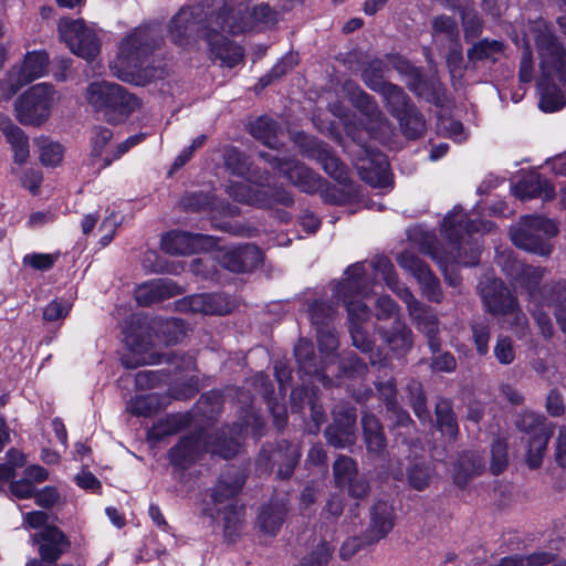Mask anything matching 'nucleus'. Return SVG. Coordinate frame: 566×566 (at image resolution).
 <instances>
[{"instance_id":"obj_51","label":"nucleus","mask_w":566,"mask_h":566,"mask_svg":"<svg viewBox=\"0 0 566 566\" xmlns=\"http://www.w3.org/2000/svg\"><path fill=\"white\" fill-rule=\"evenodd\" d=\"M206 241L201 235L179 232V254L199 252L205 249Z\"/></svg>"},{"instance_id":"obj_33","label":"nucleus","mask_w":566,"mask_h":566,"mask_svg":"<svg viewBox=\"0 0 566 566\" xmlns=\"http://www.w3.org/2000/svg\"><path fill=\"white\" fill-rule=\"evenodd\" d=\"M228 191L231 197L238 201L248 202L251 205H265L266 201L262 197L268 193L265 189L254 191L251 186L247 184H231L228 186Z\"/></svg>"},{"instance_id":"obj_14","label":"nucleus","mask_w":566,"mask_h":566,"mask_svg":"<svg viewBox=\"0 0 566 566\" xmlns=\"http://www.w3.org/2000/svg\"><path fill=\"white\" fill-rule=\"evenodd\" d=\"M399 265L410 272L421 285L423 294L433 302H440L441 289L437 279L412 251H405L397 259Z\"/></svg>"},{"instance_id":"obj_47","label":"nucleus","mask_w":566,"mask_h":566,"mask_svg":"<svg viewBox=\"0 0 566 566\" xmlns=\"http://www.w3.org/2000/svg\"><path fill=\"white\" fill-rule=\"evenodd\" d=\"M250 129H251V134L255 138L261 139L265 145H269L270 147L274 146V144L272 142L274 125L270 118H268V117L259 118L253 124H251Z\"/></svg>"},{"instance_id":"obj_2","label":"nucleus","mask_w":566,"mask_h":566,"mask_svg":"<svg viewBox=\"0 0 566 566\" xmlns=\"http://www.w3.org/2000/svg\"><path fill=\"white\" fill-rule=\"evenodd\" d=\"M491 228L492 224L489 222L476 226L474 220L469 219L460 207H454L441 223V234L447 244L444 255L432 245V235H427L421 249L439 263L444 272L446 280L454 286L459 281L458 276L452 273L455 264L472 265L478 259L479 249L472 248L468 240L470 233L480 230L488 232Z\"/></svg>"},{"instance_id":"obj_13","label":"nucleus","mask_w":566,"mask_h":566,"mask_svg":"<svg viewBox=\"0 0 566 566\" xmlns=\"http://www.w3.org/2000/svg\"><path fill=\"white\" fill-rule=\"evenodd\" d=\"M356 168L367 184L375 188L386 189L391 185V175L387 157L382 153L367 151L356 163Z\"/></svg>"},{"instance_id":"obj_36","label":"nucleus","mask_w":566,"mask_h":566,"mask_svg":"<svg viewBox=\"0 0 566 566\" xmlns=\"http://www.w3.org/2000/svg\"><path fill=\"white\" fill-rule=\"evenodd\" d=\"M317 339L319 353L323 356V363H332L335 359L333 352L337 347V338L331 329L317 327Z\"/></svg>"},{"instance_id":"obj_17","label":"nucleus","mask_w":566,"mask_h":566,"mask_svg":"<svg viewBox=\"0 0 566 566\" xmlns=\"http://www.w3.org/2000/svg\"><path fill=\"white\" fill-rule=\"evenodd\" d=\"M112 104L106 113V122L109 124H122L126 122L133 113L143 107V101L136 94L129 92L124 86L117 84Z\"/></svg>"},{"instance_id":"obj_39","label":"nucleus","mask_w":566,"mask_h":566,"mask_svg":"<svg viewBox=\"0 0 566 566\" xmlns=\"http://www.w3.org/2000/svg\"><path fill=\"white\" fill-rule=\"evenodd\" d=\"M177 432V418L174 415L159 420L148 432V439L155 442L163 441L166 437Z\"/></svg>"},{"instance_id":"obj_52","label":"nucleus","mask_w":566,"mask_h":566,"mask_svg":"<svg viewBox=\"0 0 566 566\" xmlns=\"http://www.w3.org/2000/svg\"><path fill=\"white\" fill-rule=\"evenodd\" d=\"M430 479H431V470L428 465L416 464L409 471V482L417 490L424 489L429 484Z\"/></svg>"},{"instance_id":"obj_29","label":"nucleus","mask_w":566,"mask_h":566,"mask_svg":"<svg viewBox=\"0 0 566 566\" xmlns=\"http://www.w3.org/2000/svg\"><path fill=\"white\" fill-rule=\"evenodd\" d=\"M505 54V46L501 41L484 39L473 44L468 51L471 62L491 61L495 62Z\"/></svg>"},{"instance_id":"obj_10","label":"nucleus","mask_w":566,"mask_h":566,"mask_svg":"<svg viewBox=\"0 0 566 566\" xmlns=\"http://www.w3.org/2000/svg\"><path fill=\"white\" fill-rule=\"evenodd\" d=\"M517 426L525 431L523 439L527 443L526 462L528 467H539L552 434V428L538 415L533 412L522 415Z\"/></svg>"},{"instance_id":"obj_64","label":"nucleus","mask_w":566,"mask_h":566,"mask_svg":"<svg viewBox=\"0 0 566 566\" xmlns=\"http://www.w3.org/2000/svg\"><path fill=\"white\" fill-rule=\"evenodd\" d=\"M376 315L378 318H389L397 312V306L388 296H380L376 302Z\"/></svg>"},{"instance_id":"obj_45","label":"nucleus","mask_w":566,"mask_h":566,"mask_svg":"<svg viewBox=\"0 0 566 566\" xmlns=\"http://www.w3.org/2000/svg\"><path fill=\"white\" fill-rule=\"evenodd\" d=\"M155 329L157 333L158 343L159 338H163V343L166 346H172L177 343L176 331L177 319L174 317L167 319H157L155 322Z\"/></svg>"},{"instance_id":"obj_11","label":"nucleus","mask_w":566,"mask_h":566,"mask_svg":"<svg viewBox=\"0 0 566 566\" xmlns=\"http://www.w3.org/2000/svg\"><path fill=\"white\" fill-rule=\"evenodd\" d=\"M49 65V56L43 51H33L27 53L23 63L20 67L11 70L8 75L9 94L12 96L22 86L28 83L42 77Z\"/></svg>"},{"instance_id":"obj_26","label":"nucleus","mask_w":566,"mask_h":566,"mask_svg":"<svg viewBox=\"0 0 566 566\" xmlns=\"http://www.w3.org/2000/svg\"><path fill=\"white\" fill-rule=\"evenodd\" d=\"M179 311H189L202 314H226L230 308L221 304L218 295L198 294L179 301Z\"/></svg>"},{"instance_id":"obj_60","label":"nucleus","mask_w":566,"mask_h":566,"mask_svg":"<svg viewBox=\"0 0 566 566\" xmlns=\"http://www.w3.org/2000/svg\"><path fill=\"white\" fill-rule=\"evenodd\" d=\"M494 354L496 359L501 364L505 365L511 364L515 358L513 346L509 338H499L494 348Z\"/></svg>"},{"instance_id":"obj_7","label":"nucleus","mask_w":566,"mask_h":566,"mask_svg":"<svg viewBox=\"0 0 566 566\" xmlns=\"http://www.w3.org/2000/svg\"><path fill=\"white\" fill-rule=\"evenodd\" d=\"M377 269L382 271L387 285L406 303L410 316L417 321L419 329L427 334L429 346L433 352H436L438 349V343L434 339V334L438 331L436 316L416 301L408 289L400 286L396 282L392 273V265L387 259H379L377 262Z\"/></svg>"},{"instance_id":"obj_54","label":"nucleus","mask_w":566,"mask_h":566,"mask_svg":"<svg viewBox=\"0 0 566 566\" xmlns=\"http://www.w3.org/2000/svg\"><path fill=\"white\" fill-rule=\"evenodd\" d=\"M462 22L464 28L465 38L476 36L481 30L482 24L476 12L473 9H465L462 13Z\"/></svg>"},{"instance_id":"obj_31","label":"nucleus","mask_w":566,"mask_h":566,"mask_svg":"<svg viewBox=\"0 0 566 566\" xmlns=\"http://www.w3.org/2000/svg\"><path fill=\"white\" fill-rule=\"evenodd\" d=\"M285 516L282 505H272L263 509L259 516L261 530L269 535H275L280 530Z\"/></svg>"},{"instance_id":"obj_35","label":"nucleus","mask_w":566,"mask_h":566,"mask_svg":"<svg viewBox=\"0 0 566 566\" xmlns=\"http://www.w3.org/2000/svg\"><path fill=\"white\" fill-rule=\"evenodd\" d=\"M354 423L353 417H347V423L345 428H338L336 426L329 427L326 430V437L331 444L337 448H344L354 442Z\"/></svg>"},{"instance_id":"obj_44","label":"nucleus","mask_w":566,"mask_h":566,"mask_svg":"<svg viewBox=\"0 0 566 566\" xmlns=\"http://www.w3.org/2000/svg\"><path fill=\"white\" fill-rule=\"evenodd\" d=\"M385 340L391 350L402 354L411 346V333L405 326L399 325L392 335L385 336Z\"/></svg>"},{"instance_id":"obj_42","label":"nucleus","mask_w":566,"mask_h":566,"mask_svg":"<svg viewBox=\"0 0 566 566\" xmlns=\"http://www.w3.org/2000/svg\"><path fill=\"white\" fill-rule=\"evenodd\" d=\"M356 465L348 458H339L334 463V475L339 486L347 485L356 474Z\"/></svg>"},{"instance_id":"obj_61","label":"nucleus","mask_w":566,"mask_h":566,"mask_svg":"<svg viewBox=\"0 0 566 566\" xmlns=\"http://www.w3.org/2000/svg\"><path fill=\"white\" fill-rule=\"evenodd\" d=\"M10 492L17 499H31L34 497L35 488L31 481L23 478L10 483Z\"/></svg>"},{"instance_id":"obj_40","label":"nucleus","mask_w":566,"mask_h":566,"mask_svg":"<svg viewBox=\"0 0 566 566\" xmlns=\"http://www.w3.org/2000/svg\"><path fill=\"white\" fill-rule=\"evenodd\" d=\"M60 253H29L23 256L24 266H30L38 271H46L53 268Z\"/></svg>"},{"instance_id":"obj_32","label":"nucleus","mask_w":566,"mask_h":566,"mask_svg":"<svg viewBox=\"0 0 566 566\" xmlns=\"http://www.w3.org/2000/svg\"><path fill=\"white\" fill-rule=\"evenodd\" d=\"M432 35L436 43L459 40L457 23L449 17H437L432 23Z\"/></svg>"},{"instance_id":"obj_56","label":"nucleus","mask_w":566,"mask_h":566,"mask_svg":"<svg viewBox=\"0 0 566 566\" xmlns=\"http://www.w3.org/2000/svg\"><path fill=\"white\" fill-rule=\"evenodd\" d=\"M63 157L62 146L59 144L50 143L42 146L40 159L43 165L55 166Z\"/></svg>"},{"instance_id":"obj_23","label":"nucleus","mask_w":566,"mask_h":566,"mask_svg":"<svg viewBox=\"0 0 566 566\" xmlns=\"http://www.w3.org/2000/svg\"><path fill=\"white\" fill-rule=\"evenodd\" d=\"M515 197L521 200H526L535 197H541L544 200H551L554 197V188L545 179H542L536 172H528L521 177V179L512 188Z\"/></svg>"},{"instance_id":"obj_57","label":"nucleus","mask_w":566,"mask_h":566,"mask_svg":"<svg viewBox=\"0 0 566 566\" xmlns=\"http://www.w3.org/2000/svg\"><path fill=\"white\" fill-rule=\"evenodd\" d=\"M448 44L450 45V52L447 55V63L450 69V72L453 76L461 75L462 49L458 40H454L453 42H448Z\"/></svg>"},{"instance_id":"obj_19","label":"nucleus","mask_w":566,"mask_h":566,"mask_svg":"<svg viewBox=\"0 0 566 566\" xmlns=\"http://www.w3.org/2000/svg\"><path fill=\"white\" fill-rule=\"evenodd\" d=\"M303 150L313 158H316L323 166L324 170L335 179H345V167L331 153L326 145L307 136H302Z\"/></svg>"},{"instance_id":"obj_15","label":"nucleus","mask_w":566,"mask_h":566,"mask_svg":"<svg viewBox=\"0 0 566 566\" xmlns=\"http://www.w3.org/2000/svg\"><path fill=\"white\" fill-rule=\"evenodd\" d=\"M218 259L222 266L232 272H247L262 261V253L255 245L247 244L219 251Z\"/></svg>"},{"instance_id":"obj_25","label":"nucleus","mask_w":566,"mask_h":566,"mask_svg":"<svg viewBox=\"0 0 566 566\" xmlns=\"http://www.w3.org/2000/svg\"><path fill=\"white\" fill-rule=\"evenodd\" d=\"M177 292L175 283L166 280L147 282L138 286L135 292V298L142 306H149L172 297Z\"/></svg>"},{"instance_id":"obj_6","label":"nucleus","mask_w":566,"mask_h":566,"mask_svg":"<svg viewBox=\"0 0 566 566\" xmlns=\"http://www.w3.org/2000/svg\"><path fill=\"white\" fill-rule=\"evenodd\" d=\"M556 233L557 226L553 220L541 216H525L511 229V239L520 249L547 255L552 250L549 239Z\"/></svg>"},{"instance_id":"obj_16","label":"nucleus","mask_w":566,"mask_h":566,"mask_svg":"<svg viewBox=\"0 0 566 566\" xmlns=\"http://www.w3.org/2000/svg\"><path fill=\"white\" fill-rule=\"evenodd\" d=\"M126 343L129 346L133 357H123L122 363L126 368H136L139 365H154L161 361H170L172 356L150 352V342L145 340L138 333L129 332L126 335Z\"/></svg>"},{"instance_id":"obj_21","label":"nucleus","mask_w":566,"mask_h":566,"mask_svg":"<svg viewBox=\"0 0 566 566\" xmlns=\"http://www.w3.org/2000/svg\"><path fill=\"white\" fill-rule=\"evenodd\" d=\"M34 542H41L39 552L42 562L54 563L65 551L69 543L64 534L54 526L44 527L33 536Z\"/></svg>"},{"instance_id":"obj_18","label":"nucleus","mask_w":566,"mask_h":566,"mask_svg":"<svg viewBox=\"0 0 566 566\" xmlns=\"http://www.w3.org/2000/svg\"><path fill=\"white\" fill-rule=\"evenodd\" d=\"M364 81L373 90L380 92L388 108L397 117H400L407 111V97L398 86L382 81L381 76L375 75L369 71L364 72Z\"/></svg>"},{"instance_id":"obj_37","label":"nucleus","mask_w":566,"mask_h":566,"mask_svg":"<svg viewBox=\"0 0 566 566\" xmlns=\"http://www.w3.org/2000/svg\"><path fill=\"white\" fill-rule=\"evenodd\" d=\"M313 346L310 342L301 339L295 347V356L301 368L306 374H317L315 358L312 357Z\"/></svg>"},{"instance_id":"obj_63","label":"nucleus","mask_w":566,"mask_h":566,"mask_svg":"<svg viewBox=\"0 0 566 566\" xmlns=\"http://www.w3.org/2000/svg\"><path fill=\"white\" fill-rule=\"evenodd\" d=\"M334 313L331 305L326 303H315L310 307V318L314 325L319 326L325 318H329Z\"/></svg>"},{"instance_id":"obj_59","label":"nucleus","mask_w":566,"mask_h":566,"mask_svg":"<svg viewBox=\"0 0 566 566\" xmlns=\"http://www.w3.org/2000/svg\"><path fill=\"white\" fill-rule=\"evenodd\" d=\"M60 499V494L53 486H45L40 491H35L34 500L36 505L49 509L52 507Z\"/></svg>"},{"instance_id":"obj_9","label":"nucleus","mask_w":566,"mask_h":566,"mask_svg":"<svg viewBox=\"0 0 566 566\" xmlns=\"http://www.w3.org/2000/svg\"><path fill=\"white\" fill-rule=\"evenodd\" d=\"M59 33L72 53L86 61L94 60L101 52V41L96 32L82 19H61Z\"/></svg>"},{"instance_id":"obj_20","label":"nucleus","mask_w":566,"mask_h":566,"mask_svg":"<svg viewBox=\"0 0 566 566\" xmlns=\"http://www.w3.org/2000/svg\"><path fill=\"white\" fill-rule=\"evenodd\" d=\"M207 43L211 57L219 60L221 65L233 67L242 60V49L214 30L207 33Z\"/></svg>"},{"instance_id":"obj_22","label":"nucleus","mask_w":566,"mask_h":566,"mask_svg":"<svg viewBox=\"0 0 566 566\" xmlns=\"http://www.w3.org/2000/svg\"><path fill=\"white\" fill-rule=\"evenodd\" d=\"M275 163H279L277 169L280 172L284 174L302 191L312 192L321 187L319 177L300 163L293 160L281 161L277 159H275Z\"/></svg>"},{"instance_id":"obj_1","label":"nucleus","mask_w":566,"mask_h":566,"mask_svg":"<svg viewBox=\"0 0 566 566\" xmlns=\"http://www.w3.org/2000/svg\"><path fill=\"white\" fill-rule=\"evenodd\" d=\"M523 51L520 67V78L523 82L532 80L533 61L531 48L534 45L538 53L541 76L537 83L539 91V108L552 113L565 105V98L557 86H566V52L557 42L551 27L542 21L532 22L521 40Z\"/></svg>"},{"instance_id":"obj_8","label":"nucleus","mask_w":566,"mask_h":566,"mask_svg":"<svg viewBox=\"0 0 566 566\" xmlns=\"http://www.w3.org/2000/svg\"><path fill=\"white\" fill-rule=\"evenodd\" d=\"M54 103V90L41 83L32 86L15 101L17 117L25 125H40L49 116Z\"/></svg>"},{"instance_id":"obj_62","label":"nucleus","mask_w":566,"mask_h":566,"mask_svg":"<svg viewBox=\"0 0 566 566\" xmlns=\"http://www.w3.org/2000/svg\"><path fill=\"white\" fill-rule=\"evenodd\" d=\"M506 465V448L504 442L496 441L492 447L491 469L494 473H500Z\"/></svg>"},{"instance_id":"obj_24","label":"nucleus","mask_w":566,"mask_h":566,"mask_svg":"<svg viewBox=\"0 0 566 566\" xmlns=\"http://www.w3.org/2000/svg\"><path fill=\"white\" fill-rule=\"evenodd\" d=\"M116 87L117 83L114 82L94 81L86 86L84 99L94 112L101 113L106 119Z\"/></svg>"},{"instance_id":"obj_48","label":"nucleus","mask_w":566,"mask_h":566,"mask_svg":"<svg viewBox=\"0 0 566 566\" xmlns=\"http://www.w3.org/2000/svg\"><path fill=\"white\" fill-rule=\"evenodd\" d=\"M549 560V555L545 553L533 554L527 557L511 556L500 562V566H538Z\"/></svg>"},{"instance_id":"obj_4","label":"nucleus","mask_w":566,"mask_h":566,"mask_svg":"<svg viewBox=\"0 0 566 566\" xmlns=\"http://www.w3.org/2000/svg\"><path fill=\"white\" fill-rule=\"evenodd\" d=\"M369 291L370 282L366 277L364 263L348 266L334 290L335 297L340 300L347 310L353 344L364 353L373 350V342L363 328V324L369 318V310L364 302Z\"/></svg>"},{"instance_id":"obj_49","label":"nucleus","mask_w":566,"mask_h":566,"mask_svg":"<svg viewBox=\"0 0 566 566\" xmlns=\"http://www.w3.org/2000/svg\"><path fill=\"white\" fill-rule=\"evenodd\" d=\"M71 307L72 305L69 301L54 300L45 306L43 318L49 322L64 319L69 315Z\"/></svg>"},{"instance_id":"obj_38","label":"nucleus","mask_w":566,"mask_h":566,"mask_svg":"<svg viewBox=\"0 0 566 566\" xmlns=\"http://www.w3.org/2000/svg\"><path fill=\"white\" fill-rule=\"evenodd\" d=\"M112 138L113 132L109 128L104 126H96L93 128L91 136L92 160L101 158L103 149L111 142Z\"/></svg>"},{"instance_id":"obj_34","label":"nucleus","mask_w":566,"mask_h":566,"mask_svg":"<svg viewBox=\"0 0 566 566\" xmlns=\"http://www.w3.org/2000/svg\"><path fill=\"white\" fill-rule=\"evenodd\" d=\"M483 468L482 459L473 453L465 454L459 462L458 470L454 473V481L459 485L467 483V478L478 474Z\"/></svg>"},{"instance_id":"obj_30","label":"nucleus","mask_w":566,"mask_h":566,"mask_svg":"<svg viewBox=\"0 0 566 566\" xmlns=\"http://www.w3.org/2000/svg\"><path fill=\"white\" fill-rule=\"evenodd\" d=\"M363 430L367 448L371 452H379L385 447V439L378 420L370 415L363 417Z\"/></svg>"},{"instance_id":"obj_43","label":"nucleus","mask_w":566,"mask_h":566,"mask_svg":"<svg viewBox=\"0 0 566 566\" xmlns=\"http://www.w3.org/2000/svg\"><path fill=\"white\" fill-rule=\"evenodd\" d=\"M333 551L334 547L327 542L319 543L306 557H304L303 566H327Z\"/></svg>"},{"instance_id":"obj_53","label":"nucleus","mask_w":566,"mask_h":566,"mask_svg":"<svg viewBox=\"0 0 566 566\" xmlns=\"http://www.w3.org/2000/svg\"><path fill=\"white\" fill-rule=\"evenodd\" d=\"M119 223V217L115 212H112L102 221L99 226V231L103 232V235L101 238V244L103 247H106L107 244L111 243Z\"/></svg>"},{"instance_id":"obj_46","label":"nucleus","mask_w":566,"mask_h":566,"mask_svg":"<svg viewBox=\"0 0 566 566\" xmlns=\"http://www.w3.org/2000/svg\"><path fill=\"white\" fill-rule=\"evenodd\" d=\"M437 421L443 433L449 437L455 436L458 431L457 422L447 402L437 406Z\"/></svg>"},{"instance_id":"obj_12","label":"nucleus","mask_w":566,"mask_h":566,"mask_svg":"<svg viewBox=\"0 0 566 566\" xmlns=\"http://www.w3.org/2000/svg\"><path fill=\"white\" fill-rule=\"evenodd\" d=\"M480 292L489 311L511 314L514 316L516 324L524 322V315L516 311L515 300L501 281L494 279L490 282L481 283Z\"/></svg>"},{"instance_id":"obj_55","label":"nucleus","mask_w":566,"mask_h":566,"mask_svg":"<svg viewBox=\"0 0 566 566\" xmlns=\"http://www.w3.org/2000/svg\"><path fill=\"white\" fill-rule=\"evenodd\" d=\"M440 129L443 132L446 136L453 139L457 143H462L467 139V132L463 125L453 119H444L440 123Z\"/></svg>"},{"instance_id":"obj_41","label":"nucleus","mask_w":566,"mask_h":566,"mask_svg":"<svg viewBox=\"0 0 566 566\" xmlns=\"http://www.w3.org/2000/svg\"><path fill=\"white\" fill-rule=\"evenodd\" d=\"M0 130L6 136L7 142L11 145V148L28 143V138L23 130L14 125L8 117L0 116Z\"/></svg>"},{"instance_id":"obj_50","label":"nucleus","mask_w":566,"mask_h":566,"mask_svg":"<svg viewBox=\"0 0 566 566\" xmlns=\"http://www.w3.org/2000/svg\"><path fill=\"white\" fill-rule=\"evenodd\" d=\"M143 265L146 270L158 273L171 272L174 270V262L166 261L163 255L154 251L145 254Z\"/></svg>"},{"instance_id":"obj_58","label":"nucleus","mask_w":566,"mask_h":566,"mask_svg":"<svg viewBox=\"0 0 566 566\" xmlns=\"http://www.w3.org/2000/svg\"><path fill=\"white\" fill-rule=\"evenodd\" d=\"M143 139H144V135H135V136L128 137L126 140L118 144L116 147L115 155L112 157H109V156L104 157L103 164L101 165V167L98 169L108 167L113 163V160H115V159L119 158L122 155L126 154L133 146L137 145Z\"/></svg>"},{"instance_id":"obj_27","label":"nucleus","mask_w":566,"mask_h":566,"mask_svg":"<svg viewBox=\"0 0 566 566\" xmlns=\"http://www.w3.org/2000/svg\"><path fill=\"white\" fill-rule=\"evenodd\" d=\"M394 526L392 506L387 502L377 503L371 511L368 531L370 542L385 537Z\"/></svg>"},{"instance_id":"obj_5","label":"nucleus","mask_w":566,"mask_h":566,"mask_svg":"<svg viewBox=\"0 0 566 566\" xmlns=\"http://www.w3.org/2000/svg\"><path fill=\"white\" fill-rule=\"evenodd\" d=\"M172 376L163 370L139 371L135 376V385L139 389H153L167 385L165 394L151 392L137 395L126 402L125 410L135 417H150L166 409L175 399Z\"/></svg>"},{"instance_id":"obj_28","label":"nucleus","mask_w":566,"mask_h":566,"mask_svg":"<svg viewBox=\"0 0 566 566\" xmlns=\"http://www.w3.org/2000/svg\"><path fill=\"white\" fill-rule=\"evenodd\" d=\"M499 263L510 276H516V283L526 285L527 287L537 282L542 277V272L530 266H525L521 262L511 258V254H502L499 256Z\"/></svg>"},{"instance_id":"obj_3","label":"nucleus","mask_w":566,"mask_h":566,"mask_svg":"<svg viewBox=\"0 0 566 566\" xmlns=\"http://www.w3.org/2000/svg\"><path fill=\"white\" fill-rule=\"evenodd\" d=\"M158 45V32L154 25L136 27L119 41L116 56L109 63L112 74L119 81L136 86H145L164 78L165 69L144 66Z\"/></svg>"}]
</instances>
